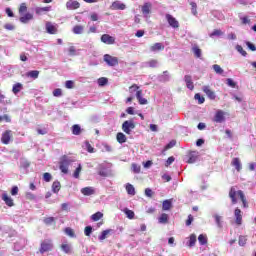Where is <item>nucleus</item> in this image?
Instances as JSON below:
<instances>
[{
    "label": "nucleus",
    "instance_id": "1",
    "mask_svg": "<svg viewBox=\"0 0 256 256\" xmlns=\"http://www.w3.org/2000/svg\"><path fill=\"white\" fill-rule=\"evenodd\" d=\"M229 198L231 199L232 205H237V199H240L244 209L249 207V202H247V197H245V193L242 190H237L235 186H232L229 190Z\"/></svg>",
    "mask_w": 256,
    "mask_h": 256
},
{
    "label": "nucleus",
    "instance_id": "2",
    "mask_svg": "<svg viewBox=\"0 0 256 256\" xmlns=\"http://www.w3.org/2000/svg\"><path fill=\"white\" fill-rule=\"evenodd\" d=\"M73 161L67 157V155H64L61 157L59 162V169L64 175H67L69 173V165H71Z\"/></svg>",
    "mask_w": 256,
    "mask_h": 256
},
{
    "label": "nucleus",
    "instance_id": "3",
    "mask_svg": "<svg viewBox=\"0 0 256 256\" xmlns=\"http://www.w3.org/2000/svg\"><path fill=\"white\" fill-rule=\"evenodd\" d=\"M49 251H53V240L45 239L40 243L39 253L43 255V253H49Z\"/></svg>",
    "mask_w": 256,
    "mask_h": 256
},
{
    "label": "nucleus",
    "instance_id": "4",
    "mask_svg": "<svg viewBox=\"0 0 256 256\" xmlns=\"http://www.w3.org/2000/svg\"><path fill=\"white\" fill-rule=\"evenodd\" d=\"M135 129V122L133 120H126L122 124V130L126 135H131V130Z\"/></svg>",
    "mask_w": 256,
    "mask_h": 256
},
{
    "label": "nucleus",
    "instance_id": "5",
    "mask_svg": "<svg viewBox=\"0 0 256 256\" xmlns=\"http://www.w3.org/2000/svg\"><path fill=\"white\" fill-rule=\"evenodd\" d=\"M12 140H13V131L6 130L2 133L1 143H3V145H9V143H11Z\"/></svg>",
    "mask_w": 256,
    "mask_h": 256
},
{
    "label": "nucleus",
    "instance_id": "6",
    "mask_svg": "<svg viewBox=\"0 0 256 256\" xmlns=\"http://www.w3.org/2000/svg\"><path fill=\"white\" fill-rule=\"evenodd\" d=\"M104 61L109 65V67H115L119 65V58L111 56L109 54L104 55Z\"/></svg>",
    "mask_w": 256,
    "mask_h": 256
},
{
    "label": "nucleus",
    "instance_id": "7",
    "mask_svg": "<svg viewBox=\"0 0 256 256\" xmlns=\"http://www.w3.org/2000/svg\"><path fill=\"white\" fill-rule=\"evenodd\" d=\"M166 21L172 27V29H179V21H177V18L173 17L171 14H166Z\"/></svg>",
    "mask_w": 256,
    "mask_h": 256
},
{
    "label": "nucleus",
    "instance_id": "8",
    "mask_svg": "<svg viewBox=\"0 0 256 256\" xmlns=\"http://www.w3.org/2000/svg\"><path fill=\"white\" fill-rule=\"evenodd\" d=\"M212 121L214 123H225V113L223 110H217Z\"/></svg>",
    "mask_w": 256,
    "mask_h": 256
},
{
    "label": "nucleus",
    "instance_id": "9",
    "mask_svg": "<svg viewBox=\"0 0 256 256\" xmlns=\"http://www.w3.org/2000/svg\"><path fill=\"white\" fill-rule=\"evenodd\" d=\"M110 9H112V11H125V9H127V5L120 1H114L111 4Z\"/></svg>",
    "mask_w": 256,
    "mask_h": 256
},
{
    "label": "nucleus",
    "instance_id": "10",
    "mask_svg": "<svg viewBox=\"0 0 256 256\" xmlns=\"http://www.w3.org/2000/svg\"><path fill=\"white\" fill-rule=\"evenodd\" d=\"M234 217L236 225H243V212L241 211V209L236 208L234 210Z\"/></svg>",
    "mask_w": 256,
    "mask_h": 256
},
{
    "label": "nucleus",
    "instance_id": "11",
    "mask_svg": "<svg viewBox=\"0 0 256 256\" xmlns=\"http://www.w3.org/2000/svg\"><path fill=\"white\" fill-rule=\"evenodd\" d=\"M102 43H105V45H115V37L109 35V34H103L101 36Z\"/></svg>",
    "mask_w": 256,
    "mask_h": 256
},
{
    "label": "nucleus",
    "instance_id": "12",
    "mask_svg": "<svg viewBox=\"0 0 256 256\" xmlns=\"http://www.w3.org/2000/svg\"><path fill=\"white\" fill-rule=\"evenodd\" d=\"M2 201H4L5 205H7V207H15V202L13 201V198H11V196H9V194H7V192H4L2 194Z\"/></svg>",
    "mask_w": 256,
    "mask_h": 256
},
{
    "label": "nucleus",
    "instance_id": "13",
    "mask_svg": "<svg viewBox=\"0 0 256 256\" xmlns=\"http://www.w3.org/2000/svg\"><path fill=\"white\" fill-rule=\"evenodd\" d=\"M81 7V4L77 0H69L66 3V8L70 11H74L75 9H79Z\"/></svg>",
    "mask_w": 256,
    "mask_h": 256
},
{
    "label": "nucleus",
    "instance_id": "14",
    "mask_svg": "<svg viewBox=\"0 0 256 256\" xmlns=\"http://www.w3.org/2000/svg\"><path fill=\"white\" fill-rule=\"evenodd\" d=\"M202 91L207 95L208 98L211 99V101H215V99L217 98V96L215 95V92L211 90L209 86H204L202 88Z\"/></svg>",
    "mask_w": 256,
    "mask_h": 256
},
{
    "label": "nucleus",
    "instance_id": "15",
    "mask_svg": "<svg viewBox=\"0 0 256 256\" xmlns=\"http://www.w3.org/2000/svg\"><path fill=\"white\" fill-rule=\"evenodd\" d=\"M152 7L153 5L151 4V2H145L141 8L142 14L145 15V17H147V15H150Z\"/></svg>",
    "mask_w": 256,
    "mask_h": 256
},
{
    "label": "nucleus",
    "instance_id": "16",
    "mask_svg": "<svg viewBox=\"0 0 256 256\" xmlns=\"http://www.w3.org/2000/svg\"><path fill=\"white\" fill-rule=\"evenodd\" d=\"M231 165L232 167H235L238 173L241 172V169H243V166L241 165V159L239 158H233L231 161Z\"/></svg>",
    "mask_w": 256,
    "mask_h": 256
},
{
    "label": "nucleus",
    "instance_id": "17",
    "mask_svg": "<svg viewBox=\"0 0 256 256\" xmlns=\"http://www.w3.org/2000/svg\"><path fill=\"white\" fill-rule=\"evenodd\" d=\"M184 81L186 83L187 89H190V91H193L195 89V85L193 84V80L191 78V75H186L184 77Z\"/></svg>",
    "mask_w": 256,
    "mask_h": 256
},
{
    "label": "nucleus",
    "instance_id": "18",
    "mask_svg": "<svg viewBox=\"0 0 256 256\" xmlns=\"http://www.w3.org/2000/svg\"><path fill=\"white\" fill-rule=\"evenodd\" d=\"M82 195L89 197V195H95V189L93 187H84L81 189Z\"/></svg>",
    "mask_w": 256,
    "mask_h": 256
},
{
    "label": "nucleus",
    "instance_id": "19",
    "mask_svg": "<svg viewBox=\"0 0 256 256\" xmlns=\"http://www.w3.org/2000/svg\"><path fill=\"white\" fill-rule=\"evenodd\" d=\"M46 31L47 33H49L50 35H55L57 33V27H55L54 25H52L51 22H47L46 23Z\"/></svg>",
    "mask_w": 256,
    "mask_h": 256
},
{
    "label": "nucleus",
    "instance_id": "20",
    "mask_svg": "<svg viewBox=\"0 0 256 256\" xmlns=\"http://www.w3.org/2000/svg\"><path fill=\"white\" fill-rule=\"evenodd\" d=\"M136 99L140 105H147L148 103L147 99L143 98V91H138V93H136Z\"/></svg>",
    "mask_w": 256,
    "mask_h": 256
},
{
    "label": "nucleus",
    "instance_id": "21",
    "mask_svg": "<svg viewBox=\"0 0 256 256\" xmlns=\"http://www.w3.org/2000/svg\"><path fill=\"white\" fill-rule=\"evenodd\" d=\"M21 91H23V84L19 82L15 83L12 87V93H14V95H17L18 93H21Z\"/></svg>",
    "mask_w": 256,
    "mask_h": 256
},
{
    "label": "nucleus",
    "instance_id": "22",
    "mask_svg": "<svg viewBox=\"0 0 256 256\" xmlns=\"http://www.w3.org/2000/svg\"><path fill=\"white\" fill-rule=\"evenodd\" d=\"M165 49V46L162 43H155L150 47V51L155 52V51H163Z\"/></svg>",
    "mask_w": 256,
    "mask_h": 256
},
{
    "label": "nucleus",
    "instance_id": "23",
    "mask_svg": "<svg viewBox=\"0 0 256 256\" xmlns=\"http://www.w3.org/2000/svg\"><path fill=\"white\" fill-rule=\"evenodd\" d=\"M158 223L167 225V223H169V215L166 213L161 214V216L158 218Z\"/></svg>",
    "mask_w": 256,
    "mask_h": 256
},
{
    "label": "nucleus",
    "instance_id": "24",
    "mask_svg": "<svg viewBox=\"0 0 256 256\" xmlns=\"http://www.w3.org/2000/svg\"><path fill=\"white\" fill-rule=\"evenodd\" d=\"M173 207L171 200H164L162 203V211H169Z\"/></svg>",
    "mask_w": 256,
    "mask_h": 256
},
{
    "label": "nucleus",
    "instance_id": "25",
    "mask_svg": "<svg viewBox=\"0 0 256 256\" xmlns=\"http://www.w3.org/2000/svg\"><path fill=\"white\" fill-rule=\"evenodd\" d=\"M197 158H198V155H197V152L195 151H192L189 153L188 155V161L187 163H195L197 161Z\"/></svg>",
    "mask_w": 256,
    "mask_h": 256
},
{
    "label": "nucleus",
    "instance_id": "26",
    "mask_svg": "<svg viewBox=\"0 0 256 256\" xmlns=\"http://www.w3.org/2000/svg\"><path fill=\"white\" fill-rule=\"evenodd\" d=\"M33 19V14L26 13L24 16L20 17L21 23H29Z\"/></svg>",
    "mask_w": 256,
    "mask_h": 256
},
{
    "label": "nucleus",
    "instance_id": "27",
    "mask_svg": "<svg viewBox=\"0 0 256 256\" xmlns=\"http://www.w3.org/2000/svg\"><path fill=\"white\" fill-rule=\"evenodd\" d=\"M197 243V236L195 234H191L189 237V241L187 243L188 247H195V244Z\"/></svg>",
    "mask_w": 256,
    "mask_h": 256
},
{
    "label": "nucleus",
    "instance_id": "28",
    "mask_svg": "<svg viewBox=\"0 0 256 256\" xmlns=\"http://www.w3.org/2000/svg\"><path fill=\"white\" fill-rule=\"evenodd\" d=\"M116 139L118 141V143H127V136H125V134H123V132H119L117 133Z\"/></svg>",
    "mask_w": 256,
    "mask_h": 256
},
{
    "label": "nucleus",
    "instance_id": "29",
    "mask_svg": "<svg viewBox=\"0 0 256 256\" xmlns=\"http://www.w3.org/2000/svg\"><path fill=\"white\" fill-rule=\"evenodd\" d=\"M52 191L53 193H59L61 191V182L59 181H54L52 184Z\"/></svg>",
    "mask_w": 256,
    "mask_h": 256
},
{
    "label": "nucleus",
    "instance_id": "30",
    "mask_svg": "<svg viewBox=\"0 0 256 256\" xmlns=\"http://www.w3.org/2000/svg\"><path fill=\"white\" fill-rule=\"evenodd\" d=\"M113 230L112 229H107L102 231L101 235L99 236V240L100 241H105V239H107V235H109V233H112Z\"/></svg>",
    "mask_w": 256,
    "mask_h": 256
},
{
    "label": "nucleus",
    "instance_id": "31",
    "mask_svg": "<svg viewBox=\"0 0 256 256\" xmlns=\"http://www.w3.org/2000/svg\"><path fill=\"white\" fill-rule=\"evenodd\" d=\"M45 225H56L55 217H46L43 219Z\"/></svg>",
    "mask_w": 256,
    "mask_h": 256
},
{
    "label": "nucleus",
    "instance_id": "32",
    "mask_svg": "<svg viewBox=\"0 0 256 256\" xmlns=\"http://www.w3.org/2000/svg\"><path fill=\"white\" fill-rule=\"evenodd\" d=\"M72 134L73 135H81V126H79V124H74L72 126Z\"/></svg>",
    "mask_w": 256,
    "mask_h": 256
},
{
    "label": "nucleus",
    "instance_id": "33",
    "mask_svg": "<svg viewBox=\"0 0 256 256\" xmlns=\"http://www.w3.org/2000/svg\"><path fill=\"white\" fill-rule=\"evenodd\" d=\"M139 91H143V90H141V88L137 84H133L132 86L129 87V93H131L132 95L133 93H139Z\"/></svg>",
    "mask_w": 256,
    "mask_h": 256
},
{
    "label": "nucleus",
    "instance_id": "34",
    "mask_svg": "<svg viewBox=\"0 0 256 256\" xmlns=\"http://www.w3.org/2000/svg\"><path fill=\"white\" fill-rule=\"evenodd\" d=\"M83 26L82 25H76V26H74L73 27V33L75 34V35H81V33H83Z\"/></svg>",
    "mask_w": 256,
    "mask_h": 256
},
{
    "label": "nucleus",
    "instance_id": "35",
    "mask_svg": "<svg viewBox=\"0 0 256 256\" xmlns=\"http://www.w3.org/2000/svg\"><path fill=\"white\" fill-rule=\"evenodd\" d=\"M126 191L128 195H135V187H133V185L130 183L126 184Z\"/></svg>",
    "mask_w": 256,
    "mask_h": 256
},
{
    "label": "nucleus",
    "instance_id": "36",
    "mask_svg": "<svg viewBox=\"0 0 256 256\" xmlns=\"http://www.w3.org/2000/svg\"><path fill=\"white\" fill-rule=\"evenodd\" d=\"M27 77H31L32 79H37L39 77V71L38 70H32L27 72Z\"/></svg>",
    "mask_w": 256,
    "mask_h": 256
},
{
    "label": "nucleus",
    "instance_id": "37",
    "mask_svg": "<svg viewBox=\"0 0 256 256\" xmlns=\"http://www.w3.org/2000/svg\"><path fill=\"white\" fill-rule=\"evenodd\" d=\"M124 213L128 219H135V212H133V210H129L128 208H125Z\"/></svg>",
    "mask_w": 256,
    "mask_h": 256
},
{
    "label": "nucleus",
    "instance_id": "38",
    "mask_svg": "<svg viewBox=\"0 0 256 256\" xmlns=\"http://www.w3.org/2000/svg\"><path fill=\"white\" fill-rule=\"evenodd\" d=\"M238 245H240V247H245V245H247V236H239Z\"/></svg>",
    "mask_w": 256,
    "mask_h": 256
},
{
    "label": "nucleus",
    "instance_id": "39",
    "mask_svg": "<svg viewBox=\"0 0 256 256\" xmlns=\"http://www.w3.org/2000/svg\"><path fill=\"white\" fill-rule=\"evenodd\" d=\"M92 221H99L100 219H103V213L102 212H96L91 216Z\"/></svg>",
    "mask_w": 256,
    "mask_h": 256
},
{
    "label": "nucleus",
    "instance_id": "40",
    "mask_svg": "<svg viewBox=\"0 0 256 256\" xmlns=\"http://www.w3.org/2000/svg\"><path fill=\"white\" fill-rule=\"evenodd\" d=\"M148 67H150L151 69H155L157 67V65H159V61L155 60V59H151L147 62Z\"/></svg>",
    "mask_w": 256,
    "mask_h": 256
},
{
    "label": "nucleus",
    "instance_id": "41",
    "mask_svg": "<svg viewBox=\"0 0 256 256\" xmlns=\"http://www.w3.org/2000/svg\"><path fill=\"white\" fill-rule=\"evenodd\" d=\"M109 83V79H107L106 77H101L98 79V85L100 87H105V85H107Z\"/></svg>",
    "mask_w": 256,
    "mask_h": 256
},
{
    "label": "nucleus",
    "instance_id": "42",
    "mask_svg": "<svg viewBox=\"0 0 256 256\" xmlns=\"http://www.w3.org/2000/svg\"><path fill=\"white\" fill-rule=\"evenodd\" d=\"M213 70L215 71V73H217L218 75H223V68H221V66L219 64H214L213 65Z\"/></svg>",
    "mask_w": 256,
    "mask_h": 256
},
{
    "label": "nucleus",
    "instance_id": "43",
    "mask_svg": "<svg viewBox=\"0 0 256 256\" xmlns=\"http://www.w3.org/2000/svg\"><path fill=\"white\" fill-rule=\"evenodd\" d=\"M192 51L195 57H197L198 59L201 57V49L199 48V46H193Z\"/></svg>",
    "mask_w": 256,
    "mask_h": 256
},
{
    "label": "nucleus",
    "instance_id": "44",
    "mask_svg": "<svg viewBox=\"0 0 256 256\" xmlns=\"http://www.w3.org/2000/svg\"><path fill=\"white\" fill-rule=\"evenodd\" d=\"M198 241H199L200 245H207V236L200 234L198 236Z\"/></svg>",
    "mask_w": 256,
    "mask_h": 256
},
{
    "label": "nucleus",
    "instance_id": "45",
    "mask_svg": "<svg viewBox=\"0 0 256 256\" xmlns=\"http://www.w3.org/2000/svg\"><path fill=\"white\" fill-rule=\"evenodd\" d=\"M194 99L198 101L199 105H203V103H205V97L201 96L199 93L195 94Z\"/></svg>",
    "mask_w": 256,
    "mask_h": 256
},
{
    "label": "nucleus",
    "instance_id": "46",
    "mask_svg": "<svg viewBox=\"0 0 256 256\" xmlns=\"http://www.w3.org/2000/svg\"><path fill=\"white\" fill-rule=\"evenodd\" d=\"M82 167H81V164L78 165V167L76 168V170L74 171L73 173V177L75 179H79V175H81V171H82Z\"/></svg>",
    "mask_w": 256,
    "mask_h": 256
},
{
    "label": "nucleus",
    "instance_id": "47",
    "mask_svg": "<svg viewBox=\"0 0 256 256\" xmlns=\"http://www.w3.org/2000/svg\"><path fill=\"white\" fill-rule=\"evenodd\" d=\"M236 50L238 51V53L241 54L242 57H247V51H245V49H243V46L237 45Z\"/></svg>",
    "mask_w": 256,
    "mask_h": 256
},
{
    "label": "nucleus",
    "instance_id": "48",
    "mask_svg": "<svg viewBox=\"0 0 256 256\" xmlns=\"http://www.w3.org/2000/svg\"><path fill=\"white\" fill-rule=\"evenodd\" d=\"M51 11L50 7H42L36 9V15H41L43 12Z\"/></svg>",
    "mask_w": 256,
    "mask_h": 256
},
{
    "label": "nucleus",
    "instance_id": "49",
    "mask_svg": "<svg viewBox=\"0 0 256 256\" xmlns=\"http://www.w3.org/2000/svg\"><path fill=\"white\" fill-rule=\"evenodd\" d=\"M91 233H93V227L86 226L84 229V235H86V237H90Z\"/></svg>",
    "mask_w": 256,
    "mask_h": 256
},
{
    "label": "nucleus",
    "instance_id": "50",
    "mask_svg": "<svg viewBox=\"0 0 256 256\" xmlns=\"http://www.w3.org/2000/svg\"><path fill=\"white\" fill-rule=\"evenodd\" d=\"M223 32L220 29H215L211 34L210 37H221Z\"/></svg>",
    "mask_w": 256,
    "mask_h": 256
},
{
    "label": "nucleus",
    "instance_id": "51",
    "mask_svg": "<svg viewBox=\"0 0 256 256\" xmlns=\"http://www.w3.org/2000/svg\"><path fill=\"white\" fill-rule=\"evenodd\" d=\"M85 145L88 153H95V148H93V146L91 145V143H89V141H86Z\"/></svg>",
    "mask_w": 256,
    "mask_h": 256
},
{
    "label": "nucleus",
    "instance_id": "52",
    "mask_svg": "<svg viewBox=\"0 0 256 256\" xmlns=\"http://www.w3.org/2000/svg\"><path fill=\"white\" fill-rule=\"evenodd\" d=\"M43 179L44 181H46V183H49L51 179H53V176H51V173L45 172L43 174Z\"/></svg>",
    "mask_w": 256,
    "mask_h": 256
},
{
    "label": "nucleus",
    "instance_id": "53",
    "mask_svg": "<svg viewBox=\"0 0 256 256\" xmlns=\"http://www.w3.org/2000/svg\"><path fill=\"white\" fill-rule=\"evenodd\" d=\"M25 197H26V199H27L28 201H35V199H36L35 194H33V193H31V192H27V193L25 194Z\"/></svg>",
    "mask_w": 256,
    "mask_h": 256
},
{
    "label": "nucleus",
    "instance_id": "54",
    "mask_svg": "<svg viewBox=\"0 0 256 256\" xmlns=\"http://www.w3.org/2000/svg\"><path fill=\"white\" fill-rule=\"evenodd\" d=\"M61 249L64 253H71V246L69 244H62Z\"/></svg>",
    "mask_w": 256,
    "mask_h": 256
},
{
    "label": "nucleus",
    "instance_id": "55",
    "mask_svg": "<svg viewBox=\"0 0 256 256\" xmlns=\"http://www.w3.org/2000/svg\"><path fill=\"white\" fill-rule=\"evenodd\" d=\"M131 167H132L133 173H141V166L133 163Z\"/></svg>",
    "mask_w": 256,
    "mask_h": 256
},
{
    "label": "nucleus",
    "instance_id": "56",
    "mask_svg": "<svg viewBox=\"0 0 256 256\" xmlns=\"http://www.w3.org/2000/svg\"><path fill=\"white\" fill-rule=\"evenodd\" d=\"M26 11H27V4L26 3L20 4V7H19L20 15H22V13H26Z\"/></svg>",
    "mask_w": 256,
    "mask_h": 256
},
{
    "label": "nucleus",
    "instance_id": "57",
    "mask_svg": "<svg viewBox=\"0 0 256 256\" xmlns=\"http://www.w3.org/2000/svg\"><path fill=\"white\" fill-rule=\"evenodd\" d=\"M65 87L66 89H73V87H75V82H73L72 80H67L65 83Z\"/></svg>",
    "mask_w": 256,
    "mask_h": 256
},
{
    "label": "nucleus",
    "instance_id": "58",
    "mask_svg": "<svg viewBox=\"0 0 256 256\" xmlns=\"http://www.w3.org/2000/svg\"><path fill=\"white\" fill-rule=\"evenodd\" d=\"M192 14L197 15V3L190 2Z\"/></svg>",
    "mask_w": 256,
    "mask_h": 256
},
{
    "label": "nucleus",
    "instance_id": "59",
    "mask_svg": "<svg viewBox=\"0 0 256 256\" xmlns=\"http://www.w3.org/2000/svg\"><path fill=\"white\" fill-rule=\"evenodd\" d=\"M65 233H66V235H68L69 237H75V232H74L73 229H71L70 227L65 228Z\"/></svg>",
    "mask_w": 256,
    "mask_h": 256
},
{
    "label": "nucleus",
    "instance_id": "60",
    "mask_svg": "<svg viewBox=\"0 0 256 256\" xmlns=\"http://www.w3.org/2000/svg\"><path fill=\"white\" fill-rule=\"evenodd\" d=\"M242 25H249V23H251V19H249V17L244 16L242 18H240Z\"/></svg>",
    "mask_w": 256,
    "mask_h": 256
},
{
    "label": "nucleus",
    "instance_id": "61",
    "mask_svg": "<svg viewBox=\"0 0 256 256\" xmlns=\"http://www.w3.org/2000/svg\"><path fill=\"white\" fill-rule=\"evenodd\" d=\"M53 95L54 97H61V95H63V91L61 90V88H57L53 91Z\"/></svg>",
    "mask_w": 256,
    "mask_h": 256
},
{
    "label": "nucleus",
    "instance_id": "62",
    "mask_svg": "<svg viewBox=\"0 0 256 256\" xmlns=\"http://www.w3.org/2000/svg\"><path fill=\"white\" fill-rule=\"evenodd\" d=\"M145 195H146V197H153V195H155V192H153V190H151V188H146Z\"/></svg>",
    "mask_w": 256,
    "mask_h": 256
},
{
    "label": "nucleus",
    "instance_id": "63",
    "mask_svg": "<svg viewBox=\"0 0 256 256\" xmlns=\"http://www.w3.org/2000/svg\"><path fill=\"white\" fill-rule=\"evenodd\" d=\"M10 193L12 196L19 195V187L13 186Z\"/></svg>",
    "mask_w": 256,
    "mask_h": 256
},
{
    "label": "nucleus",
    "instance_id": "64",
    "mask_svg": "<svg viewBox=\"0 0 256 256\" xmlns=\"http://www.w3.org/2000/svg\"><path fill=\"white\" fill-rule=\"evenodd\" d=\"M161 79H163L164 81H169V71H164Z\"/></svg>",
    "mask_w": 256,
    "mask_h": 256
}]
</instances>
